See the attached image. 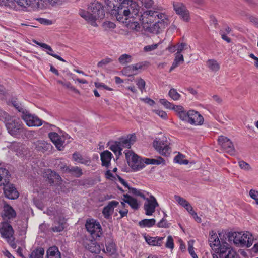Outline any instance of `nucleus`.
I'll use <instances>...</instances> for the list:
<instances>
[{
  "instance_id": "ea45409f",
  "label": "nucleus",
  "mask_w": 258,
  "mask_h": 258,
  "mask_svg": "<svg viewBox=\"0 0 258 258\" xmlns=\"http://www.w3.org/2000/svg\"><path fill=\"white\" fill-rule=\"evenodd\" d=\"M184 158V155L179 153L175 157L174 160L175 162L180 164L187 165L188 164L189 161L188 160L185 159Z\"/></svg>"
},
{
  "instance_id": "4be33fe9",
  "label": "nucleus",
  "mask_w": 258,
  "mask_h": 258,
  "mask_svg": "<svg viewBox=\"0 0 258 258\" xmlns=\"http://www.w3.org/2000/svg\"><path fill=\"white\" fill-rule=\"evenodd\" d=\"M44 177L48 179L50 184L58 182L61 179L59 175L50 169H47L44 173Z\"/></svg>"
},
{
  "instance_id": "e433bc0d",
  "label": "nucleus",
  "mask_w": 258,
  "mask_h": 258,
  "mask_svg": "<svg viewBox=\"0 0 258 258\" xmlns=\"http://www.w3.org/2000/svg\"><path fill=\"white\" fill-rule=\"evenodd\" d=\"M122 73L127 76H132L136 75L137 73L134 70L133 65H129L123 68Z\"/></svg>"
},
{
  "instance_id": "72a5a7b5",
  "label": "nucleus",
  "mask_w": 258,
  "mask_h": 258,
  "mask_svg": "<svg viewBox=\"0 0 258 258\" xmlns=\"http://www.w3.org/2000/svg\"><path fill=\"white\" fill-rule=\"evenodd\" d=\"M184 62V57L183 55H179L175 54V57L174 61L170 69V72L177 68L179 64Z\"/></svg>"
},
{
  "instance_id": "f257e3e1",
  "label": "nucleus",
  "mask_w": 258,
  "mask_h": 258,
  "mask_svg": "<svg viewBox=\"0 0 258 258\" xmlns=\"http://www.w3.org/2000/svg\"><path fill=\"white\" fill-rule=\"evenodd\" d=\"M140 20L143 24L149 25L146 28L148 32L155 34L162 32L170 24L168 16L166 14L153 10L144 11Z\"/></svg>"
},
{
  "instance_id": "69168bd1",
  "label": "nucleus",
  "mask_w": 258,
  "mask_h": 258,
  "mask_svg": "<svg viewBox=\"0 0 258 258\" xmlns=\"http://www.w3.org/2000/svg\"><path fill=\"white\" fill-rule=\"evenodd\" d=\"M49 137L51 141L54 143L55 142H57L58 138H60V136L55 132H51L49 133Z\"/></svg>"
},
{
  "instance_id": "bb28decb",
  "label": "nucleus",
  "mask_w": 258,
  "mask_h": 258,
  "mask_svg": "<svg viewBox=\"0 0 258 258\" xmlns=\"http://www.w3.org/2000/svg\"><path fill=\"white\" fill-rule=\"evenodd\" d=\"M123 196L125 198V199H123V201L127 203L132 209L134 210H137L139 209V205L137 199L134 198L128 194H124Z\"/></svg>"
},
{
  "instance_id": "a211bd4d",
  "label": "nucleus",
  "mask_w": 258,
  "mask_h": 258,
  "mask_svg": "<svg viewBox=\"0 0 258 258\" xmlns=\"http://www.w3.org/2000/svg\"><path fill=\"white\" fill-rule=\"evenodd\" d=\"M204 122L203 117L198 112L193 110L189 111L188 123L192 125H202Z\"/></svg>"
},
{
  "instance_id": "a19ab883",
  "label": "nucleus",
  "mask_w": 258,
  "mask_h": 258,
  "mask_svg": "<svg viewBox=\"0 0 258 258\" xmlns=\"http://www.w3.org/2000/svg\"><path fill=\"white\" fill-rule=\"evenodd\" d=\"M163 161H164V160L161 157H159V158L158 159L145 158V160H144L145 164H146L148 165V164L159 165Z\"/></svg>"
},
{
  "instance_id": "a878e982",
  "label": "nucleus",
  "mask_w": 258,
  "mask_h": 258,
  "mask_svg": "<svg viewBox=\"0 0 258 258\" xmlns=\"http://www.w3.org/2000/svg\"><path fill=\"white\" fill-rule=\"evenodd\" d=\"M112 156L111 153L108 150L104 151L101 153V160L103 166L107 167L109 166Z\"/></svg>"
},
{
  "instance_id": "cd10ccee",
  "label": "nucleus",
  "mask_w": 258,
  "mask_h": 258,
  "mask_svg": "<svg viewBox=\"0 0 258 258\" xmlns=\"http://www.w3.org/2000/svg\"><path fill=\"white\" fill-rule=\"evenodd\" d=\"M35 148L37 151L44 153L50 149L51 145L45 141L39 140L36 143Z\"/></svg>"
},
{
  "instance_id": "13d9d810",
  "label": "nucleus",
  "mask_w": 258,
  "mask_h": 258,
  "mask_svg": "<svg viewBox=\"0 0 258 258\" xmlns=\"http://www.w3.org/2000/svg\"><path fill=\"white\" fill-rule=\"evenodd\" d=\"M46 4H50L52 6L61 4L64 0H41Z\"/></svg>"
},
{
  "instance_id": "603ef678",
  "label": "nucleus",
  "mask_w": 258,
  "mask_h": 258,
  "mask_svg": "<svg viewBox=\"0 0 258 258\" xmlns=\"http://www.w3.org/2000/svg\"><path fill=\"white\" fill-rule=\"evenodd\" d=\"M12 104L15 108L18 110L19 112H21L23 114V112L27 110L24 109L21 103H19L17 101L14 100L12 102Z\"/></svg>"
},
{
  "instance_id": "49530a36",
  "label": "nucleus",
  "mask_w": 258,
  "mask_h": 258,
  "mask_svg": "<svg viewBox=\"0 0 258 258\" xmlns=\"http://www.w3.org/2000/svg\"><path fill=\"white\" fill-rule=\"evenodd\" d=\"M168 95L174 100H179L181 96L177 90L174 88H172L169 90Z\"/></svg>"
},
{
  "instance_id": "7c9ffc66",
  "label": "nucleus",
  "mask_w": 258,
  "mask_h": 258,
  "mask_svg": "<svg viewBox=\"0 0 258 258\" xmlns=\"http://www.w3.org/2000/svg\"><path fill=\"white\" fill-rule=\"evenodd\" d=\"M123 0H105L106 5L107 6L108 10L111 14V10L116 9L120 4H122Z\"/></svg>"
},
{
  "instance_id": "37998d69",
  "label": "nucleus",
  "mask_w": 258,
  "mask_h": 258,
  "mask_svg": "<svg viewBox=\"0 0 258 258\" xmlns=\"http://www.w3.org/2000/svg\"><path fill=\"white\" fill-rule=\"evenodd\" d=\"M65 222L60 220L55 223V225L52 227L54 232H61L64 229Z\"/></svg>"
},
{
  "instance_id": "393cba45",
  "label": "nucleus",
  "mask_w": 258,
  "mask_h": 258,
  "mask_svg": "<svg viewBox=\"0 0 258 258\" xmlns=\"http://www.w3.org/2000/svg\"><path fill=\"white\" fill-rule=\"evenodd\" d=\"M135 136L131 135L129 138H121L119 139L118 142L120 143V147L123 149V148H130L131 145L135 141Z\"/></svg>"
},
{
  "instance_id": "6e6d98bb",
  "label": "nucleus",
  "mask_w": 258,
  "mask_h": 258,
  "mask_svg": "<svg viewBox=\"0 0 258 258\" xmlns=\"http://www.w3.org/2000/svg\"><path fill=\"white\" fill-rule=\"evenodd\" d=\"M170 225V224L163 218L158 223L157 226L159 228H166L169 227Z\"/></svg>"
},
{
  "instance_id": "e2e57ef3",
  "label": "nucleus",
  "mask_w": 258,
  "mask_h": 258,
  "mask_svg": "<svg viewBox=\"0 0 258 258\" xmlns=\"http://www.w3.org/2000/svg\"><path fill=\"white\" fill-rule=\"evenodd\" d=\"M112 61V60L111 58H106L99 61L97 64V66L98 67L101 68L108 64L109 63Z\"/></svg>"
},
{
  "instance_id": "6e6552de",
  "label": "nucleus",
  "mask_w": 258,
  "mask_h": 258,
  "mask_svg": "<svg viewBox=\"0 0 258 258\" xmlns=\"http://www.w3.org/2000/svg\"><path fill=\"white\" fill-rule=\"evenodd\" d=\"M5 124L8 132L14 136L18 134L21 129L22 122L19 118L13 116Z\"/></svg>"
},
{
  "instance_id": "f3484780",
  "label": "nucleus",
  "mask_w": 258,
  "mask_h": 258,
  "mask_svg": "<svg viewBox=\"0 0 258 258\" xmlns=\"http://www.w3.org/2000/svg\"><path fill=\"white\" fill-rule=\"evenodd\" d=\"M15 2V8H12L9 7H5L10 9L17 10L16 3L22 8L31 7L32 8H39V4L38 0H13Z\"/></svg>"
},
{
  "instance_id": "0e129e2a",
  "label": "nucleus",
  "mask_w": 258,
  "mask_h": 258,
  "mask_svg": "<svg viewBox=\"0 0 258 258\" xmlns=\"http://www.w3.org/2000/svg\"><path fill=\"white\" fill-rule=\"evenodd\" d=\"M166 247L170 249H173L174 248V242L173 239L171 236H168L167 237V241L166 243Z\"/></svg>"
},
{
  "instance_id": "473e14b6",
  "label": "nucleus",
  "mask_w": 258,
  "mask_h": 258,
  "mask_svg": "<svg viewBox=\"0 0 258 258\" xmlns=\"http://www.w3.org/2000/svg\"><path fill=\"white\" fill-rule=\"evenodd\" d=\"M156 220L155 219H144L139 222V225L143 228L152 227L155 225Z\"/></svg>"
},
{
  "instance_id": "680f3d73",
  "label": "nucleus",
  "mask_w": 258,
  "mask_h": 258,
  "mask_svg": "<svg viewBox=\"0 0 258 258\" xmlns=\"http://www.w3.org/2000/svg\"><path fill=\"white\" fill-rule=\"evenodd\" d=\"M250 197L255 201V203L258 205V191L251 189L249 191Z\"/></svg>"
},
{
  "instance_id": "338daca9",
  "label": "nucleus",
  "mask_w": 258,
  "mask_h": 258,
  "mask_svg": "<svg viewBox=\"0 0 258 258\" xmlns=\"http://www.w3.org/2000/svg\"><path fill=\"white\" fill-rule=\"evenodd\" d=\"M103 26L105 29H113L115 27V24L111 21H106L103 23Z\"/></svg>"
},
{
  "instance_id": "774afa93",
  "label": "nucleus",
  "mask_w": 258,
  "mask_h": 258,
  "mask_svg": "<svg viewBox=\"0 0 258 258\" xmlns=\"http://www.w3.org/2000/svg\"><path fill=\"white\" fill-rule=\"evenodd\" d=\"M154 112L159 115L161 118L163 119H167V113L163 111V110H155Z\"/></svg>"
},
{
  "instance_id": "9d476101",
  "label": "nucleus",
  "mask_w": 258,
  "mask_h": 258,
  "mask_svg": "<svg viewBox=\"0 0 258 258\" xmlns=\"http://www.w3.org/2000/svg\"><path fill=\"white\" fill-rule=\"evenodd\" d=\"M173 7L176 14L180 16L183 20L186 22H188L189 21V11L187 10L184 4L180 2H174L173 3Z\"/></svg>"
},
{
  "instance_id": "7ed1b4c3",
  "label": "nucleus",
  "mask_w": 258,
  "mask_h": 258,
  "mask_svg": "<svg viewBox=\"0 0 258 258\" xmlns=\"http://www.w3.org/2000/svg\"><path fill=\"white\" fill-rule=\"evenodd\" d=\"M139 11V7L136 2L130 0H123L122 4L116 9L111 10V15L115 17L119 22L124 23L126 22L124 20H127L126 18L124 19V17L129 16L130 15H132V17L136 16L138 14Z\"/></svg>"
},
{
  "instance_id": "9b49d317",
  "label": "nucleus",
  "mask_w": 258,
  "mask_h": 258,
  "mask_svg": "<svg viewBox=\"0 0 258 258\" xmlns=\"http://www.w3.org/2000/svg\"><path fill=\"white\" fill-rule=\"evenodd\" d=\"M146 200L144 204V209L145 211V214L147 216H151L155 211L156 207L159 206V204L157 200L153 195H150L149 198L143 199Z\"/></svg>"
},
{
  "instance_id": "39448f33",
  "label": "nucleus",
  "mask_w": 258,
  "mask_h": 258,
  "mask_svg": "<svg viewBox=\"0 0 258 258\" xmlns=\"http://www.w3.org/2000/svg\"><path fill=\"white\" fill-rule=\"evenodd\" d=\"M124 153L128 165L133 169L139 170L145 167V158H141L133 152L128 150H125Z\"/></svg>"
},
{
  "instance_id": "5fc2aeb1",
  "label": "nucleus",
  "mask_w": 258,
  "mask_h": 258,
  "mask_svg": "<svg viewBox=\"0 0 258 258\" xmlns=\"http://www.w3.org/2000/svg\"><path fill=\"white\" fill-rule=\"evenodd\" d=\"M238 164L240 167V168L241 169L246 170V171H249L250 170L251 168L250 166V165L247 163V162L244 161L243 160H241L238 162Z\"/></svg>"
},
{
  "instance_id": "6ab92c4d",
  "label": "nucleus",
  "mask_w": 258,
  "mask_h": 258,
  "mask_svg": "<svg viewBox=\"0 0 258 258\" xmlns=\"http://www.w3.org/2000/svg\"><path fill=\"white\" fill-rule=\"evenodd\" d=\"M85 248L92 253H98L101 248L99 244L94 240L86 239L83 242Z\"/></svg>"
},
{
  "instance_id": "f03ea898",
  "label": "nucleus",
  "mask_w": 258,
  "mask_h": 258,
  "mask_svg": "<svg viewBox=\"0 0 258 258\" xmlns=\"http://www.w3.org/2000/svg\"><path fill=\"white\" fill-rule=\"evenodd\" d=\"M209 235V244L214 251L212 254L213 258H232V255L236 254L227 242L220 243L217 234L213 231H211Z\"/></svg>"
},
{
  "instance_id": "4468645a",
  "label": "nucleus",
  "mask_w": 258,
  "mask_h": 258,
  "mask_svg": "<svg viewBox=\"0 0 258 258\" xmlns=\"http://www.w3.org/2000/svg\"><path fill=\"white\" fill-rule=\"evenodd\" d=\"M3 190L6 198L11 200H15L19 197V194L15 186L9 182L4 185Z\"/></svg>"
},
{
  "instance_id": "a18cd8bd",
  "label": "nucleus",
  "mask_w": 258,
  "mask_h": 258,
  "mask_svg": "<svg viewBox=\"0 0 258 258\" xmlns=\"http://www.w3.org/2000/svg\"><path fill=\"white\" fill-rule=\"evenodd\" d=\"M72 157L74 161L78 163L84 164H87L88 163V161H85L82 155L78 153H74L72 155Z\"/></svg>"
},
{
  "instance_id": "864d4df0",
  "label": "nucleus",
  "mask_w": 258,
  "mask_h": 258,
  "mask_svg": "<svg viewBox=\"0 0 258 258\" xmlns=\"http://www.w3.org/2000/svg\"><path fill=\"white\" fill-rule=\"evenodd\" d=\"M178 116L182 120L188 122L189 118V111L186 112L184 110L180 111V112H179Z\"/></svg>"
},
{
  "instance_id": "f704fd0d",
  "label": "nucleus",
  "mask_w": 258,
  "mask_h": 258,
  "mask_svg": "<svg viewBox=\"0 0 258 258\" xmlns=\"http://www.w3.org/2000/svg\"><path fill=\"white\" fill-rule=\"evenodd\" d=\"M207 64L210 70L213 72H217L220 69V65L217 60L215 59H209L207 61Z\"/></svg>"
},
{
  "instance_id": "5701e85b",
  "label": "nucleus",
  "mask_w": 258,
  "mask_h": 258,
  "mask_svg": "<svg viewBox=\"0 0 258 258\" xmlns=\"http://www.w3.org/2000/svg\"><path fill=\"white\" fill-rule=\"evenodd\" d=\"M2 216L4 218L8 219H14L16 216V212L12 206L6 204L4 205L3 207Z\"/></svg>"
},
{
  "instance_id": "1a4fd4ad",
  "label": "nucleus",
  "mask_w": 258,
  "mask_h": 258,
  "mask_svg": "<svg viewBox=\"0 0 258 258\" xmlns=\"http://www.w3.org/2000/svg\"><path fill=\"white\" fill-rule=\"evenodd\" d=\"M85 226L87 231L94 239L100 237L102 235L101 227L98 222L93 220L87 221Z\"/></svg>"
},
{
  "instance_id": "c85d7f7f",
  "label": "nucleus",
  "mask_w": 258,
  "mask_h": 258,
  "mask_svg": "<svg viewBox=\"0 0 258 258\" xmlns=\"http://www.w3.org/2000/svg\"><path fill=\"white\" fill-rule=\"evenodd\" d=\"M163 237H146V241L150 245L160 246L162 243Z\"/></svg>"
},
{
  "instance_id": "c03bdc74",
  "label": "nucleus",
  "mask_w": 258,
  "mask_h": 258,
  "mask_svg": "<svg viewBox=\"0 0 258 258\" xmlns=\"http://www.w3.org/2000/svg\"><path fill=\"white\" fill-rule=\"evenodd\" d=\"M129 192L136 196H139L143 199H145V196L142 192L141 190L130 187L128 188Z\"/></svg>"
},
{
  "instance_id": "4d7b16f0",
  "label": "nucleus",
  "mask_w": 258,
  "mask_h": 258,
  "mask_svg": "<svg viewBox=\"0 0 258 258\" xmlns=\"http://www.w3.org/2000/svg\"><path fill=\"white\" fill-rule=\"evenodd\" d=\"M159 102L163 105L166 108L171 109L173 106V104L169 102L165 99H160Z\"/></svg>"
},
{
  "instance_id": "dca6fc26",
  "label": "nucleus",
  "mask_w": 258,
  "mask_h": 258,
  "mask_svg": "<svg viewBox=\"0 0 258 258\" xmlns=\"http://www.w3.org/2000/svg\"><path fill=\"white\" fill-rule=\"evenodd\" d=\"M59 168L62 172L70 174L76 177H80L83 174L82 169L78 166L59 165Z\"/></svg>"
},
{
  "instance_id": "b1692460",
  "label": "nucleus",
  "mask_w": 258,
  "mask_h": 258,
  "mask_svg": "<svg viewBox=\"0 0 258 258\" xmlns=\"http://www.w3.org/2000/svg\"><path fill=\"white\" fill-rule=\"evenodd\" d=\"M10 178L9 171L5 168H0V187L9 183Z\"/></svg>"
},
{
  "instance_id": "de8ad7c7",
  "label": "nucleus",
  "mask_w": 258,
  "mask_h": 258,
  "mask_svg": "<svg viewBox=\"0 0 258 258\" xmlns=\"http://www.w3.org/2000/svg\"><path fill=\"white\" fill-rule=\"evenodd\" d=\"M0 5L15 8V2L13 0H0Z\"/></svg>"
},
{
  "instance_id": "052dcab7",
  "label": "nucleus",
  "mask_w": 258,
  "mask_h": 258,
  "mask_svg": "<svg viewBox=\"0 0 258 258\" xmlns=\"http://www.w3.org/2000/svg\"><path fill=\"white\" fill-rule=\"evenodd\" d=\"M148 64V62L147 61L141 62H139L133 65L134 70L137 71L138 70H141L144 67L147 66Z\"/></svg>"
},
{
  "instance_id": "412c9836",
  "label": "nucleus",
  "mask_w": 258,
  "mask_h": 258,
  "mask_svg": "<svg viewBox=\"0 0 258 258\" xmlns=\"http://www.w3.org/2000/svg\"><path fill=\"white\" fill-rule=\"evenodd\" d=\"M119 204L116 201H112L108 203L107 206H105L102 210V214L106 219H108L114 211V209Z\"/></svg>"
},
{
  "instance_id": "58836bf2",
  "label": "nucleus",
  "mask_w": 258,
  "mask_h": 258,
  "mask_svg": "<svg viewBox=\"0 0 258 258\" xmlns=\"http://www.w3.org/2000/svg\"><path fill=\"white\" fill-rule=\"evenodd\" d=\"M118 61L120 64H125L132 62V57L130 55L124 54L120 56L118 58Z\"/></svg>"
},
{
  "instance_id": "2f4dec72",
  "label": "nucleus",
  "mask_w": 258,
  "mask_h": 258,
  "mask_svg": "<svg viewBox=\"0 0 258 258\" xmlns=\"http://www.w3.org/2000/svg\"><path fill=\"white\" fill-rule=\"evenodd\" d=\"M118 141L112 142L110 144L109 149L117 156L121 155L122 149Z\"/></svg>"
},
{
  "instance_id": "c756f323",
  "label": "nucleus",
  "mask_w": 258,
  "mask_h": 258,
  "mask_svg": "<svg viewBox=\"0 0 258 258\" xmlns=\"http://www.w3.org/2000/svg\"><path fill=\"white\" fill-rule=\"evenodd\" d=\"M47 258H61L60 252L56 246L49 248L47 251Z\"/></svg>"
},
{
  "instance_id": "20e7f679",
  "label": "nucleus",
  "mask_w": 258,
  "mask_h": 258,
  "mask_svg": "<svg viewBox=\"0 0 258 258\" xmlns=\"http://www.w3.org/2000/svg\"><path fill=\"white\" fill-rule=\"evenodd\" d=\"M228 240L233 242L235 245L247 247H250L253 244L252 235L249 233H242V232H228L227 234Z\"/></svg>"
},
{
  "instance_id": "bf43d9fd",
  "label": "nucleus",
  "mask_w": 258,
  "mask_h": 258,
  "mask_svg": "<svg viewBox=\"0 0 258 258\" xmlns=\"http://www.w3.org/2000/svg\"><path fill=\"white\" fill-rule=\"evenodd\" d=\"M137 85L141 92L143 93L146 86V82L143 79L140 78L137 82Z\"/></svg>"
},
{
  "instance_id": "f8f14e48",
  "label": "nucleus",
  "mask_w": 258,
  "mask_h": 258,
  "mask_svg": "<svg viewBox=\"0 0 258 258\" xmlns=\"http://www.w3.org/2000/svg\"><path fill=\"white\" fill-rule=\"evenodd\" d=\"M218 143L221 147L230 155H234L235 152V148L232 141L227 137L220 136L218 139Z\"/></svg>"
},
{
  "instance_id": "423d86ee",
  "label": "nucleus",
  "mask_w": 258,
  "mask_h": 258,
  "mask_svg": "<svg viewBox=\"0 0 258 258\" xmlns=\"http://www.w3.org/2000/svg\"><path fill=\"white\" fill-rule=\"evenodd\" d=\"M88 11L90 12L92 18H93L95 21L104 17L105 12L103 7L98 2L94 1L91 3L88 7Z\"/></svg>"
},
{
  "instance_id": "3c124183",
  "label": "nucleus",
  "mask_w": 258,
  "mask_h": 258,
  "mask_svg": "<svg viewBox=\"0 0 258 258\" xmlns=\"http://www.w3.org/2000/svg\"><path fill=\"white\" fill-rule=\"evenodd\" d=\"M139 1L141 2L142 6L147 9L152 8L154 3L153 0H139Z\"/></svg>"
},
{
  "instance_id": "ddd939ff",
  "label": "nucleus",
  "mask_w": 258,
  "mask_h": 258,
  "mask_svg": "<svg viewBox=\"0 0 258 258\" xmlns=\"http://www.w3.org/2000/svg\"><path fill=\"white\" fill-rule=\"evenodd\" d=\"M153 147L162 155L167 156L170 154L169 147L164 140L156 138L153 143Z\"/></svg>"
},
{
  "instance_id": "2eb2a0df",
  "label": "nucleus",
  "mask_w": 258,
  "mask_h": 258,
  "mask_svg": "<svg viewBox=\"0 0 258 258\" xmlns=\"http://www.w3.org/2000/svg\"><path fill=\"white\" fill-rule=\"evenodd\" d=\"M0 233L2 237L9 241L13 237L14 231L10 223L5 222L2 223V226L0 228Z\"/></svg>"
},
{
  "instance_id": "aec40b11",
  "label": "nucleus",
  "mask_w": 258,
  "mask_h": 258,
  "mask_svg": "<svg viewBox=\"0 0 258 258\" xmlns=\"http://www.w3.org/2000/svg\"><path fill=\"white\" fill-rule=\"evenodd\" d=\"M105 244L106 248L102 249L103 251L105 253H107L109 254H113L116 251L115 244L114 242L113 238L110 235H108L105 238Z\"/></svg>"
},
{
  "instance_id": "09e8293b",
  "label": "nucleus",
  "mask_w": 258,
  "mask_h": 258,
  "mask_svg": "<svg viewBox=\"0 0 258 258\" xmlns=\"http://www.w3.org/2000/svg\"><path fill=\"white\" fill-rule=\"evenodd\" d=\"M11 117L6 112L0 109V120L6 124Z\"/></svg>"
},
{
  "instance_id": "79ce46f5",
  "label": "nucleus",
  "mask_w": 258,
  "mask_h": 258,
  "mask_svg": "<svg viewBox=\"0 0 258 258\" xmlns=\"http://www.w3.org/2000/svg\"><path fill=\"white\" fill-rule=\"evenodd\" d=\"M80 15L88 22L93 23L95 22L94 18H92V16L89 11H88V12L82 11L80 13Z\"/></svg>"
},
{
  "instance_id": "0eeeda50",
  "label": "nucleus",
  "mask_w": 258,
  "mask_h": 258,
  "mask_svg": "<svg viewBox=\"0 0 258 258\" xmlns=\"http://www.w3.org/2000/svg\"><path fill=\"white\" fill-rule=\"evenodd\" d=\"M21 117L29 127H38L42 125L43 121L35 114H32L28 111L23 112Z\"/></svg>"
},
{
  "instance_id": "c9c22d12",
  "label": "nucleus",
  "mask_w": 258,
  "mask_h": 258,
  "mask_svg": "<svg viewBox=\"0 0 258 258\" xmlns=\"http://www.w3.org/2000/svg\"><path fill=\"white\" fill-rule=\"evenodd\" d=\"M43 46H44L43 48H44L47 50L46 51V52L48 54L53 56V57L57 59L58 60H59L61 61L66 62V61L64 59H63L62 57H61L59 55H58L54 53L53 50H52V49L49 45H47V44H45V45H43Z\"/></svg>"
},
{
  "instance_id": "8fccbe9b",
  "label": "nucleus",
  "mask_w": 258,
  "mask_h": 258,
  "mask_svg": "<svg viewBox=\"0 0 258 258\" xmlns=\"http://www.w3.org/2000/svg\"><path fill=\"white\" fill-rule=\"evenodd\" d=\"M174 199L178 202L179 204L183 207L184 208L186 207L185 205L189 204V203L186 201L185 199L182 197H181L178 195L174 196Z\"/></svg>"
},
{
  "instance_id": "4c0bfd02",
  "label": "nucleus",
  "mask_w": 258,
  "mask_h": 258,
  "mask_svg": "<svg viewBox=\"0 0 258 258\" xmlns=\"http://www.w3.org/2000/svg\"><path fill=\"white\" fill-rule=\"evenodd\" d=\"M44 254V250L43 248H37L32 252L30 258H43Z\"/></svg>"
}]
</instances>
